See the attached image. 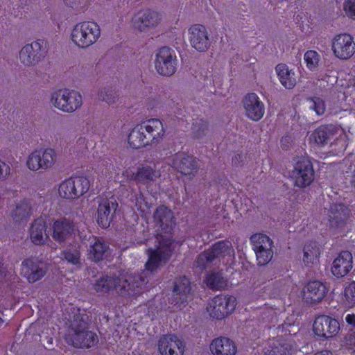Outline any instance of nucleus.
Listing matches in <instances>:
<instances>
[{"label":"nucleus","mask_w":355,"mask_h":355,"mask_svg":"<svg viewBox=\"0 0 355 355\" xmlns=\"http://www.w3.org/2000/svg\"><path fill=\"white\" fill-rule=\"evenodd\" d=\"M78 1L79 0H64L65 3L71 8H73Z\"/></svg>","instance_id":"52"},{"label":"nucleus","mask_w":355,"mask_h":355,"mask_svg":"<svg viewBox=\"0 0 355 355\" xmlns=\"http://www.w3.org/2000/svg\"><path fill=\"white\" fill-rule=\"evenodd\" d=\"M156 239L158 243L157 247L154 249L148 248L147 250L148 260L145 263V268L150 272H154L162 265L166 263L175 250V241L171 236Z\"/></svg>","instance_id":"3"},{"label":"nucleus","mask_w":355,"mask_h":355,"mask_svg":"<svg viewBox=\"0 0 355 355\" xmlns=\"http://www.w3.org/2000/svg\"><path fill=\"white\" fill-rule=\"evenodd\" d=\"M78 231L72 220L63 217L53 221L51 236L56 242L62 243L74 236Z\"/></svg>","instance_id":"17"},{"label":"nucleus","mask_w":355,"mask_h":355,"mask_svg":"<svg viewBox=\"0 0 355 355\" xmlns=\"http://www.w3.org/2000/svg\"><path fill=\"white\" fill-rule=\"evenodd\" d=\"M88 323L80 315H75L64 335L67 344L76 348H90L98 342L96 334L89 331Z\"/></svg>","instance_id":"2"},{"label":"nucleus","mask_w":355,"mask_h":355,"mask_svg":"<svg viewBox=\"0 0 355 355\" xmlns=\"http://www.w3.org/2000/svg\"><path fill=\"white\" fill-rule=\"evenodd\" d=\"M264 355H286L282 353V349L277 346L272 347L271 349H267Z\"/></svg>","instance_id":"48"},{"label":"nucleus","mask_w":355,"mask_h":355,"mask_svg":"<svg viewBox=\"0 0 355 355\" xmlns=\"http://www.w3.org/2000/svg\"><path fill=\"white\" fill-rule=\"evenodd\" d=\"M171 165L184 175H193L198 168L196 159L184 152L175 153L171 159Z\"/></svg>","instance_id":"20"},{"label":"nucleus","mask_w":355,"mask_h":355,"mask_svg":"<svg viewBox=\"0 0 355 355\" xmlns=\"http://www.w3.org/2000/svg\"><path fill=\"white\" fill-rule=\"evenodd\" d=\"M164 134L163 123L158 119H150L136 125L130 132L128 143L130 148L139 149L158 144Z\"/></svg>","instance_id":"1"},{"label":"nucleus","mask_w":355,"mask_h":355,"mask_svg":"<svg viewBox=\"0 0 355 355\" xmlns=\"http://www.w3.org/2000/svg\"><path fill=\"white\" fill-rule=\"evenodd\" d=\"M160 15L153 10L147 9L143 12H138L132 18L134 28L144 31L147 28H153L160 22Z\"/></svg>","instance_id":"22"},{"label":"nucleus","mask_w":355,"mask_h":355,"mask_svg":"<svg viewBox=\"0 0 355 355\" xmlns=\"http://www.w3.org/2000/svg\"><path fill=\"white\" fill-rule=\"evenodd\" d=\"M61 258L72 265L80 263V252L78 250H64L61 252Z\"/></svg>","instance_id":"40"},{"label":"nucleus","mask_w":355,"mask_h":355,"mask_svg":"<svg viewBox=\"0 0 355 355\" xmlns=\"http://www.w3.org/2000/svg\"><path fill=\"white\" fill-rule=\"evenodd\" d=\"M208 123L207 121L200 119L193 124V133L195 137L199 138L205 134L208 130Z\"/></svg>","instance_id":"43"},{"label":"nucleus","mask_w":355,"mask_h":355,"mask_svg":"<svg viewBox=\"0 0 355 355\" xmlns=\"http://www.w3.org/2000/svg\"><path fill=\"white\" fill-rule=\"evenodd\" d=\"M101 36L98 24L92 21L77 23L72 28L70 38L79 49H85L94 44Z\"/></svg>","instance_id":"4"},{"label":"nucleus","mask_w":355,"mask_h":355,"mask_svg":"<svg viewBox=\"0 0 355 355\" xmlns=\"http://www.w3.org/2000/svg\"><path fill=\"white\" fill-rule=\"evenodd\" d=\"M46 225L42 218L35 219L29 230L30 238L35 245H42L49 239L46 233Z\"/></svg>","instance_id":"31"},{"label":"nucleus","mask_w":355,"mask_h":355,"mask_svg":"<svg viewBox=\"0 0 355 355\" xmlns=\"http://www.w3.org/2000/svg\"><path fill=\"white\" fill-rule=\"evenodd\" d=\"M289 83H290V88L291 87V86L293 87L295 85V83H293L291 79L289 80Z\"/></svg>","instance_id":"55"},{"label":"nucleus","mask_w":355,"mask_h":355,"mask_svg":"<svg viewBox=\"0 0 355 355\" xmlns=\"http://www.w3.org/2000/svg\"><path fill=\"white\" fill-rule=\"evenodd\" d=\"M258 266H266L272 259L273 257L272 247H269L263 250H259L254 252Z\"/></svg>","instance_id":"39"},{"label":"nucleus","mask_w":355,"mask_h":355,"mask_svg":"<svg viewBox=\"0 0 355 355\" xmlns=\"http://www.w3.org/2000/svg\"><path fill=\"white\" fill-rule=\"evenodd\" d=\"M189 40L191 46L200 52L207 51L210 46L207 31L201 24H194L189 28Z\"/></svg>","instance_id":"21"},{"label":"nucleus","mask_w":355,"mask_h":355,"mask_svg":"<svg viewBox=\"0 0 355 355\" xmlns=\"http://www.w3.org/2000/svg\"><path fill=\"white\" fill-rule=\"evenodd\" d=\"M21 272L28 282L34 283L45 275L46 270L37 259L28 258L22 261Z\"/></svg>","instance_id":"25"},{"label":"nucleus","mask_w":355,"mask_h":355,"mask_svg":"<svg viewBox=\"0 0 355 355\" xmlns=\"http://www.w3.org/2000/svg\"><path fill=\"white\" fill-rule=\"evenodd\" d=\"M236 306V299L233 296L217 295L208 303L207 312L210 317L223 320L230 315Z\"/></svg>","instance_id":"10"},{"label":"nucleus","mask_w":355,"mask_h":355,"mask_svg":"<svg viewBox=\"0 0 355 355\" xmlns=\"http://www.w3.org/2000/svg\"><path fill=\"white\" fill-rule=\"evenodd\" d=\"M245 115L250 119L258 121L264 115L265 107L259 96L254 93L247 94L243 100Z\"/></svg>","instance_id":"23"},{"label":"nucleus","mask_w":355,"mask_h":355,"mask_svg":"<svg viewBox=\"0 0 355 355\" xmlns=\"http://www.w3.org/2000/svg\"><path fill=\"white\" fill-rule=\"evenodd\" d=\"M31 215V205L28 200L24 199L12 212V217L15 222L28 220Z\"/></svg>","instance_id":"33"},{"label":"nucleus","mask_w":355,"mask_h":355,"mask_svg":"<svg viewBox=\"0 0 355 355\" xmlns=\"http://www.w3.org/2000/svg\"><path fill=\"white\" fill-rule=\"evenodd\" d=\"M331 125H320L311 134V138L318 144H324L331 135Z\"/></svg>","instance_id":"36"},{"label":"nucleus","mask_w":355,"mask_h":355,"mask_svg":"<svg viewBox=\"0 0 355 355\" xmlns=\"http://www.w3.org/2000/svg\"><path fill=\"white\" fill-rule=\"evenodd\" d=\"M154 226L155 228V237L173 238V232L176 225L173 212L165 205L158 206L153 216Z\"/></svg>","instance_id":"6"},{"label":"nucleus","mask_w":355,"mask_h":355,"mask_svg":"<svg viewBox=\"0 0 355 355\" xmlns=\"http://www.w3.org/2000/svg\"><path fill=\"white\" fill-rule=\"evenodd\" d=\"M344 10L351 18H355V0H345Z\"/></svg>","instance_id":"45"},{"label":"nucleus","mask_w":355,"mask_h":355,"mask_svg":"<svg viewBox=\"0 0 355 355\" xmlns=\"http://www.w3.org/2000/svg\"><path fill=\"white\" fill-rule=\"evenodd\" d=\"M3 322H4L3 320L2 319V318L0 317V327L2 326Z\"/></svg>","instance_id":"56"},{"label":"nucleus","mask_w":355,"mask_h":355,"mask_svg":"<svg viewBox=\"0 0 355 355\" xmlns=\"http://www.w3.org/2000/svg\"><path fill=\"white\" fill-rule=\"evenodd\" d=\"M241 155L239 154H237L236 155H235L234 157L232 158L233 164H236V162L239 160V159L241 158Z\"/></svg>","instance_id":"54"},{"label":"nucleus","mask_w":355,"mask_h":355,"mask_svg":"<svg viewBox=\"0 0 355 355\" xmlns=\"http://www.w3.org/2000/svg\"><path fill=\"white\" fill-rule=\"evenodd\" d=\"M345 321L349 325H351L352 327L355 328V314H347L345 316Z\"/></svg>","instance_id":"49"},{"label":"nucleus","mask_w":355,"mask_h":355,"mask_svg":"<svg viewBox=\"0 0 355 355\" xmlns=\"http://www.w3.org/2000/svg\"><path fill=\"white\" fill-rule=\"evenodd\" d=\"M53 105L66 112H72L82 105V96L78 92L69 89H58L51 94Z\"/></svg>","instance_id":"9"},{"label":"nucleus","mask_w":355,"mask_h":355,"mask_svg":"<svg viewBox=\"0 0 355 355\" xmlns=\"http://www.w3.org/2000/svg\"><path fill=\"white\" fill-rule=\"evenodd\" d=\"M291 177L297 187L304 188L309 186L315 178V171L311 160L306 157H299L294 164Z\"/></svg>","instance_id":"12"},{"label":"nucleus","mask_w":355,"mask_h":355,"mask_svg":"<svg viewBox=\"0 0 355 355\" xmlns=\"http://www.w3.org/2000/svg\"><path fill=\"white\" fill-rule=\"evenodd\" d=\"M180 114H176V115H175V117H176V118H178V119H182V117H180V116H179V115H180Z\"/></svg>","instance_id":"57"},{"label":"nucleus","mask_w":355,"mask_h":355,"mask_svg":"<svg viewBox=\"0 0 355 355\" xmlns=\"http://www.w3.org/2000/svg\"><path fill=\"white\" fill-rule=\"evenodd\" d=\"M160 175V172L156 170L155 166L142 165L132 174V179L144 185H149L156 181Z\"/></svg>","instance_id":"29"},{"label":"nucleus","mask_w":355,"mask_h":355,"mask_svg":"<svg viewBox=\"0 0 355 355\" xmlns=\"http://www.w3.org/2000/svg\"><path fill=\"white\" fill-rule=\"evenodd\" d=\"M338 214L340 215V213H338L337 215H334V216L329 215V222L331 224H333L334 223L336 226H340L345 223L344 219H342L341 217L338 216Z\"/></svg>","instance_id":"47"},{"label":"nucleus","mask_w":355,"mask_h":355,"mask_svg":"<svg viewBox=\"0 0 355 355\" xmlns=\"http://www.w3.org/2000/svg\"><path fill=\"white\" fill-rule=\"evenodd\" d=\"M309 108L313 110L317 115H322L326 111L325 101L319 96H313L307 98Z\"/></svg>","instance_id":"38"},{"label":"nucleus","mask_w":355,"mask_h":355,"mask_svg":"<svg viewBox=\"0 0 355 355\" xmlns=\"http://www.w3.org/2000/svg\"><path fill=\"white\" fill-rule=\"evenodd\" d=\"M118 96L116 91L112 87L107 88L104 92L101 91L98 94L99 99L105 101L108 104L114 103Z\"/></svg>","instance_id":"42"},{"label":"nucleus","mask_w":355,"mask_h":355,"mask_svg":"<svg viewBox=\"0 0 355 355\" xmlns=\"http://www.w3.org/2000/svg\"><path fill=\"white\" fill-rule=\"evenodd\" d=\"M44 44L43 40H37L30 44L25 45L19 53L21 62L27 66L37 62L46 53Z\"/></svg>","instance_id":"18"},{"label":"nucleus","mask_w":355,"mask_h":355,"mask_svg":"<svg viewBox=\"0 0 355 355\" xmlns=\"http://www.w3.org/2000/svg\"><path fill=\"white\" fill-rule=\"evenodd\" d=\"M303 252V262L306 266L311 267L319 262L321 250L315 241L306 243Z\"/></svg>","instance_id":"32"},{"label":"nucleus","mask_w":355,"mask_h":355,"mask_svg":"<svg viewBox=\"0 0 355 355\" xmlns=\"http://www.w3.org/2000/svg\"><path fill=\"white\" fill-rule=\"evenodd\" d=\"M55 156V153L52 148H46L43 151L35 150L28 156L27 167L33 171L39 169L47 170L53 166Z\"/></svg>","instance_id":"13"},{"label":"nucleus","mask_w":355,"mask_h":355,"mask_svg":"<svg viewBox=\"0 0 355 355\" xmlns=\"http://www.w3.org/2000/svg\"><path fill=\"white\" fill-rule=\"evenodd\" d=\"M320 59V55L314 50H308L304 55L306 66L311 71H314L318 68Z\"/></svg>","instance_id":"37"},{"label":"nucleus","mask_w":355,"mask_h":355,"mask_svg":"<svg viewBox=\"0 0 355 355\" xmlns=\"http://www.w3.org/2000/svg\"><path fill=\"white\" fill-rule=\"evenodd\" d=\"M340 329V323L336 318L321 314L315 317L313 324L314 335L320 340L334 338Z\"/></svg>","instance_id":"11"},{"label":"nucleus","mask_w":355,"mask_h":355,"mask_svg":"<svg viewBox=\"0 0 355 355\" xmlns=\"http://www.w3.org/2000/svg\"><path fill=\"white\" fill-rule=\"evenodd\" d=\"M89 187V181L86 177L72 175L60 184L58 193L64 199H76L86 193Z\"/></svg>","instance_id":"8"},{"label":"nucleus","mask_w":355,"mask_h":355,"mask_svg":"<svg viewBox=\"0 0 355 355\" xmlns=\"http://www.w3.org/2000/svg\"><path fill=\"white\" fill-rule=\"evenodd\" d=\"M276 72L279 80L285 88H288V67L286 64H279L277 65Z\"/></svg>","instance_id":"41"},{"label":"nucleus","mask_w":355,"mask_h":355,"mask_svg":"<svg viewBox=\"0 0 355 355\" xmlns=\"http://www.w3.org/2000/svg\"><path fill=\"white\" fill-rule=\"evenodd\" d=\"M177 59L174 51L168 47L159 49L155 61L157 71L162 76H170L176 71Z\"/></svg>","instance_id":"15"},{"label":"nucleus","mask_w":355,"mask_h":355,"mask_svg":"<svg viewBox=\"0 0 355 355\" xmlns=\"http://www.w3.org/2000/svg\"><path fill=\"white\" fill-rule=\"evenodd\" d=\"M344 295L347 302L352 305H355V281L351 282L345 288Z\"/></svg>","instance_id":"44"},{"label":"nucleus","mask_w":355,"mask_h":355,"mask_svg":"<svg viewBox=\"0 0 355 355\" xmlns=\"http://www.w3.org/2000/svg\"><path fill=\"white\" fill-rule=\"evenodd\" d=\"M328 291V287L322 282L310 280L306 282L302 288V300L306 304L315 305L323 300Z\"/></svg>","instance_id":"14"},{"label":"nucleus","mask_w":355,"mask_h":355,"mask_svg":"<svg viewBox=\"0 0 355 355\" xmlns=\"http://www.w3.org/2000/svg\"><path fill=\"white\" fill-rule=\"evenodd\" d=\"M94 242L90 243L88 250V258L94 262L105 259L109 254V245L101 238L94 236Z\"/></svg>","instance_id":"30"},{"label":"nucleus","mask_w":355,"mask_h":355,"mask_svg":"<svg viewBox=\"0 0 355 355\" xmlns=\"http://www.w3.org/2000/svg\"><path fill=\"white\" fill-rule=\"evenodd\" d=\"M10 173V168L9 165L0 160V181L6 179Z\"/></svg>","instance_id":"46"},{"label":"nucleus","mask_w":355,"mask_h":355,"mask_svg":"<svg viewBox=\"0 0 355 355\" xmlns=\"http://www.w3.org/2000/svg\"><path fill=\"white\" fill-rule=\"evenodd\" d=\"M351 184L355 187V168L354 169L352 175Z\"/></svg>","instance_id":"53"},{"label":"nucleus","mask_w":355,"mask_h":355,"mask_svg":"<svg viewBox=\"0 0 355 355\" xmlns=\"http://www.w3.org/2000/svg\"><path fill=\"white\" fill-rule=\"evenodd\" d=\"M331 49L334 55L340 60H347L355 53V42L349 34L340 33L332 40Z\"/></svg>","instance_id":"16"},{"label":"nucleus","mask_w":355,"mask_h":355,"mask_svg":"<svg viewBox=\"0 0 355 355\" xmlns=\"http://www.w3.org/2000/svg\"><path fill=\"white\" fill-rule=\"evenodd\" d=\"M209 348L213 355H234L237 351L234 342L224 336L214 338L211 341Z\"/></svg>","instance_id":"28"},{"label":"nucleus","mask_w":355,"mask_h":355,"mask_svg":"<svg viewBox=\"0 0 355 355\" xmlns=\"http://www.w3.org/2000/svg\"><path fill=\"white\" fill-rule=\"evenodd\" d=\"M207 286L211 290H220L226 286V281L218 272H208L204 279Z\"/></svg>","instance_id":"35"},{"label":"nucleus","mask_w":355,"mask_h":355,"mask_svg":"<svg viewBox=\"0 0 355 355\" xmlns=\"http://www.w3.org/2000/svg\"><path fill=\"white\" fill-rule=\"evenodd\" d=\"M313 355H333L331 350L324 349L315 353Z\"/></svg>","instance_id":"51"},{"label":"nucleus","mask_w":355,"mask_h":355,"mask_svg":"<svg viewBox=\"0 0 355 355\" xmlns=\"http://www.w3.org/2000/svg\"><path fill=\"white\" fill-rule=\"evenodd\" d=\"M234 250L230 241L223 240L216 242L209 249L200 252L196 259L198 267L205 269L215 259L234 257Z\"/></svg>","instance_id":"5"},{"label":"nucleus","mask_w":355,"mask_h":355,"mask_svg":"<svg viewBox=\"0 0 355 355\" xmlns=\"http://www.w3.org/2000/svg\"><path fill=\"white\" fill-rule=\"evenodd\" d=\"M94 288L97 293H107L110 291L116 290L122 297H129L135 293V290L127 279L115 275L101 277L94 283Z\"/></svg>","instance_id":"7"},{"label":"nucleus","mask_w":355,"mask_h":355,"mask_svg":"<svg viewBox=\"0 0 355 355\" xmlns=\"http://www.w3.org/2000/svg\"><path fill=\"white\" fill-rule=\"evenodd\" d=\"M250 239L254 252L258 251L259 250H263L269 247H273L272 239L264 234H254L250 236Z\"/></svg>","instance_id":"34"},{"label":"nucleus","mask_w":355,"mask_h":355,"mask_svg":"<svg viewBox=\"0 0 355 355\" xmlns=\"http://www.w3.org/2000/svg\"><path fill=\"white\" fill-rule=\"evenodd\" d=\"M353 268V257L347 250L341 251L334 259L331 266L334 276L341 278L347 275Z\"/></svg>","instance_id":"24"},{"label":"nucleus","mask_w":355,"mask_h":355,"mask_svg":"<svg viewBox=\"0 0 355 355\" xmlns=\"http://www.w3.org/2000/svg\"><path fill=\"white\" fill-rule=\"evenodd\" d=\"M118 204L114 199H108L107 198H102L98 206L97 209V223L104 229L110 227L112 220L111 213L116 211Z\"/></svg>","instance_id":"26"},{"label":"nucleus","mask_w":355,"mask_h":355,"mask_svg":"<svg viewBox=\"0 0 355 355\" xmlns=\"http://www.w3.org/2000/svg\"><path fill=\"white\" fill-rule=\"evenodd\" d=\"M185 345L175 334H166L160 337L158 350L161 355H184Z\"/></svg>","instance_id":"19"},{"label":"nucleus","mask_w":355,"mask_h":355,"mask_svg":"<svg viewBox=\"0 0 355 355\" xmlns=\"http://www.w3.org/2000/svg\"><path fill=\"white\" fill-rule=\"evenodd\" d=\"M191 291V282L186 276L176 277L173 282V297L171 304L181 305L187 301Z\"/></svg>","instance_id":"27"},{"label":"nucleus","mask_w":355,"mask_h":355,"mask_svg":"<svg viewBox=\"0 0 355 355\" xmlns=\"http://www.w3.org/2000/svg\"><path fill=\"white\" fill-rule=\"evenodd\" d=\"M287 143H288V135L286 134L284 136L282 137L281 139V144L282 146V148L285 150H286V147H288Z\"/></svg>","instance_id":"50"}]
</instances>
